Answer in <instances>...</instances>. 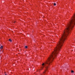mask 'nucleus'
I'll return each instance as SVG.
<instances>
[{"mask_svg":"<svg viewBox=\"0 0 75 75\" xmlns=\"http://www.w3.org/2000/svg\"><path fill=\"white\" fill-rule=\"evenodd\" d=\"M9 41H10V42H11L12 41V40H11V39H9Z\"/></svg>","mask_w":75,"mask_h":75,"instance_id":"nucleus-2","label":"nucleus"},{"mask_svg":"<svg viewBox=\"0 0 75 75\" xmlns=\"http://www.w3.org/2000/svg\"><path fill=\"white\" fill-rule=\"evenodd\" d=\"M68 35H63L62 38L60 39L57 45L56 48L55 49L54 52L52 53V55L50 56V57L48 59V61L45 63H43L42 64V67L41 69H42V68L44 67H45L46 68H48V65H50V64L52 62V60L54 59V57H56L57 54L59 53V52L60 51L62 45L64 42V41L66 39Z\"/></svg>","mask_w":75,"mask_h":75,"instance_id":"nucleus-1","label":"nucleus"},{"mask_svg":"<svg viewBox=\"0 0 75 75\" xmlns=\"http://www.w3.org/2000/svg\"><path fill=\"white\" fill-rule=\"evenodd\" d=\"M25 48H28V47H27V46H25Z\"/></svg>","mask_w":75,"mask_h":75,"instance_id":"nucleus-6","label":"nucleus"},{"mask_svg":"<svg viewBox=\"0 0 75 75\" xmlns=\"http://www.w3.org/2000/svg\"><path fill=\"white\" fill-rule=\"evenodd\" d=\"M1 47H0V49H1Z\"/></svg>","mask_w":75,"mask_h":75,"instance_id":"nucleus-9","label":"nucleus"},{"mask_svg":"<svg viewBox=\"0 0 75 75\" xmlns=\"http://www.w3.org/2000/svg\"><path fill=\"white\" fill-rule=\"evenodd\" d=\"M1 48L2 49V48H3V46H1Z\"/></svg>","mask_w":75,"mask_h":75,"instance_id":"nucleus-8","label":"nucleus"},{"mask_svg":"<svg viewBox=\"0 0 75 75\" xmlns=\"http://www.w3.org/2000/svg\"><path fill=\"white\" fill-rule=\"evenodd\" d=\"M5 75H7V74H5Z\"/></svg>","mask_w":75,"mask_h":75,"instance_id":"nucleus-10","label":"nucleus"},{"mask_svg":"<svg viewBox=\"0 0 75 75\" xmlns=\"http://www.w3.org/2000/svg\"><path fill=\"white\" fill-rule=\"evenodd\" d=\"M46 70L45 71V72H44V74H46V73H45V72H46Z\"/></svg>","mask_w":75,"mask_h":75,"instance_id":"nucleus-4","label":"nucleus"},{"mask_svg":"<svg viewBox=\"0 0 75 75\" xmlns=\"http://www.w3.org/2000/svg\"><path fill=\"white\" fill-rule=\"evenodd\" d=\"M71 73H74V71L73 70H72L71 71Z\"/></svg>","mask_w":75,"mask_h":75,"instance_id":"nucleus-3","label":"nucleus"},{"mask_svg":"<svg viewBox=\"0 0 75 75\" xmlns=\"http://www.w3.org/2000/svg\"><path fill=\"white\" fill-rule=\"evenodd\" d=\"M54 6H56V4L55 3H54Z\"/></svg>","mask_w":75,"mask_h":75,"instance_id":"nucleus-7","label":"nucleus"},{"mask_svg":"<svg viewBox=\"0 0 75 75\" xmlns=\"http://www.w3.org/2000/svg\"><path fill=\"white\" fill-rule=\"evenodd\" d=\"M13 23H16V21H13Z\"/></svg>","mask_w":75,"mask_h":75,"instance_id":"nucleus-5","label":"nucleus"}]
</instances>
